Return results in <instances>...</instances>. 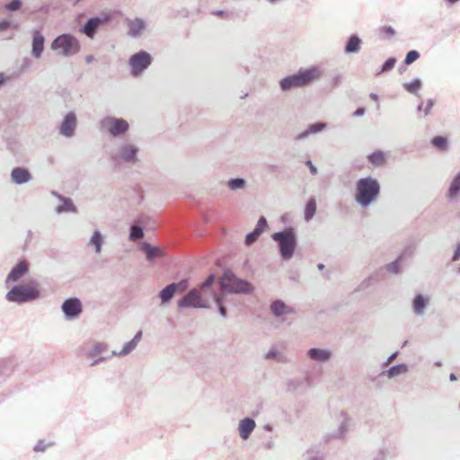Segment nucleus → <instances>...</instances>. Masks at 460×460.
Masks as SVG:
<instances>
[{"instance_id":"1","label":"nucleus","mask_w":460,"mask_h":460,"mask_svg":"<svg viewBox=\"0 0 460 460\" xmlns=\"http://www.w3.org/2000/svg\"><path fill=\"white\" fill-rule=\"evenodd\" d=\"M380 183L372 176L358 179L355 186V200L361 208H368L380 195Z\"/></svg>"},{"instance_id":"2","label":"nucleus","mask_w":460,"mask_h":460,"mask_svg":"<svg viewBox=\"0 0 460 460\" xmlns=\"http://www.w3.org/2000/svg\"><path fill=\"white\" fill-rule=\"evenodd\" d=\"M41 296L36 281L30 283L14 284L5 294V300L16 305H24L39 299Z\"/></svg>"},{"instance_id":"3","label":"nucleus","mask_w":460,"mask_h":460,"mask_svg":"<svg viewBox=\"0 0 460 460\" xmlns=\"http://www.w3.org/2000/svg\"><path fill=\"white\" fill-rule=\"evenodd\" d=\"M321 69L316 66L309 68H300L297 73L288 75L279 81V86L282 91H289L294 88L308 85L314 80L320 78Z\"/></svg>"},{"instance_id":"4","label":"nucleus","mask_w":460,"mask_h":460,"mask_svg":"<svg viewBox=\"0 0 460 460\" xmlns=\"http://www.w3.org/2000/svg\"><path fill=\"white\" fill-rule=\"evenodd\" d=\"M271 238L278 243L279 254L283 260H290L295 252L297 240L292 227L272 234Z\"/></svg>"},{"instance_id":"5","label":"nucleus","mask_w":460,"mask_h":460,"mask_svg":"<svg viewBox=\"0 0 460 460\" xmlns=\"http://www.w3.org/2000/svg\"><path fill=\"white\" fill-rule=\"evenodd\" d=\"M219 284L222 288L231 294L248 295L253 292L254 287L249 281L238 278L233 271L226 270L224 271Z\"/></svg>"},{"instance_id":"6","label":"nucleus","mask_w":460,"mask_h":460,"mask_svg":"<svg viewBox=\"0 0 460 460\" xmlns=\"http://www.w3.org/2000/svg\"><path fill=\"white\" fill-rule=\"evenodd\" d=\"M113 20L111 12L102 11L98 15L88 18L79 28V32L89 39H94L97 31Z\"/></svg>"},{"instance_id":"7","label":"nucleus","mask_w":460,"mask_h":460,"mask_svg":"<svg viewBox=\"0 0 460 460\" xmlns=\"http://www.w3.org/2000/svg\"><path fill=\"white\" fill-rule=\"evenodd\" d=\"M80 48L78 39L70 33L58 35L51 42V49L54 51H58L64 57L75 55L79 52Z\"/></svg>"},{"instance_id":"8","label":"nucleus","mask_w":460,"mask_h":460,"mask_svg":"<svg viewBox=\"0 0 460 460\" xmlns=\"http://www.w3.org/2000/svg\"><path fill=\"white\" fill-rule=\"evenodd\" d=\"M139 147L129 142L120 143L111 152V159L115 163L135 164L138 162Z\"/></svg>"},{"instance_id":"9","label":"nucleus","mask_w":460,"mask_h":460,"mask_svg":"<svg viewBox=\"0 0 460 460\" xmlns=\"http://www.w3.org/2000/svg\"><path fill=\"white\" fill-rule=\"evenodd\" d=\"M100 124L102 129L114 138H122L129 130V123L122 118L106 116Z\"/></svg>"},{"instance_id":"10","label":"nucleus","mask_w":460,"mask_h":460,"mask_svg":"<svg viewBox=\"0 0 460 460\" xmlns=\"http://www.w3.org/2000/svg\"><path fill=\"white\" fill-rule=\"evenodd\" d=\"M179 308H209V303L203 298L198 288H191L177 302Z\"/></svg>"},{"instance_id":"11","label":"nucleus","mask_w":460,"mask_h":460,"mask_svg":"<svg viewBox=\"0 0 460 460\" xmlns=\"http://www.w3.org/2000/svg\"><path fill=\"white\" fill-rule=\"evenodd\" d=\"M152 64V56L146 50L133 54L128 59L130 73L134 77L141 75Z\"/></svg>"},{"instance_id":"12","label":"nucleus","mask_w":460,"mask_h":460,"mask_svg":"<svg viewBox=\"0 0 460 460\" xmlns=\"http://www.w3.org/2000/svg\"><path fill=\"white\" fill-rule=\"evenodd\" d=\"M124 22L127 28V36L128 38L136 40L140 39L147 31L148 22L142 17H126Z\"/></svg>"},{"instance_id":"13","label":"nucleus","mask_w":460,"mask_h":460,"mask_svg":"<svg viewBox=\"0 0 460 460\" xmlns=\"http://www.w3.org/2000/svg\"><path fill=\"white\" fill-rule=\"evenodd\" d=\"M189 281L181 279L179 282H172L165 286L159 293L158 297L161 300V305H167L177 293H182L187 290Z\"/></svg>"},{"instance_id":"14","label":"nucleus","mask_w":460,"mask_h":460,"mask_svg":"<svg viewBox=\"0 0 460 460\" xmlns=\"http://www.w3.org/2000/svg\"><path fill=\"white\" fill-rule=\"evenodd\" d=\"M108 349L109 345L106 342L93 341V344L84 351L85 358L91 359L89 366L95 367L105 361L108 357L100 355L103 352H106Z\"/></svg>"},{"instance_id":"15","label":"nucleus","mask_w":460,"mask_h":460,"mask_svg":"<svg viewBox=\"0 0 460 460\" xmlns=\"http://www.w3.org/2000/svg\"><path fill=\"white\" fill-rule=\"evenodd\" d=\"M61 311L67 321L78 319L83 312V305L78 297H69L63 301Z\"/></svg>"},{"instance_id":"16","label":"nucleus","mask_w":460,"mask_h":460,"mask_svg":"<svg viewBox=\"0 0 460 460\" xmlns=\"http://www.w3.org/2000/svg\"><path fill=\"white\" fill-rule=\"evenodd\" d=\"M352 420L348 413L341 411L340 414V424L337 429L325 435L324 441L329 443L332 439H344L348 435Z\"/></svg>"},{"instance_id":"17","label":"nucleus","mask_w":460,"mask_h":460,"mask_svg":"<svg viewBox=\"0 0 460 460\" xmlns=\"http://www.w3.org/2000/svg\"><path fill=\"white\" fill-rule=\"evenodd\" d=\"M30 270V263L26 260L19 261L7 274L4 284L8 287L11 283L17 284Z\"/></svg>"},{"instance_id":"18","label":"nucleus","mask_w":460,"mask_h":460,"mask_svg":"<svg viewBox=\"0 0 460 460\" xmlns=\"http://www.w3.org/2000/svg\"><path fill=\"white\" fill-rule=\"evenodd\" d=\"M77 127V117L75 112L69 111L63 118L60 126L58 128L59 134L66 137H71L75 135Z\"/></svg>"},{"instance_id":"19","label":"nucleus","mask_w":460,"mask_h":460,"mask_svg":"<svg viewBox=\"0 0 460 460\" xmlns=\"http://www.w3.org/2000/svg\"><path fill=\"white\" fill-rule=\"evenodd\" d=\"M139 248L145 253L148 262H153L155 259L164 258L166 255L163 248L152 245L146 241L140 243Z\"/></svg>"},{"instance_id":"20","label":"nucleus","mask_w":460,"mask_h":460,"mask_svg":"<svg viewBox=\"0 0 460 460\" xmlns=\"http://www.w3.org/2000/svg\"><path fill=\"white\" fill-rule=\"evenodd\" d=\"M51 194L60 201V204L55 208V212L57 214L76 212V207L75 206L73 200L70 198L65 197L57 191H52Z\"/></svg>"},{"instance_id":"21","label":"nucleus","mask_w":460,"mask_h":460,"mask_svg":"<svg viewBox=\"0 0 460 460\" xmlns=\"http://www.w3.org/2000/svg\"><path fill=\"white\" fill-rule=\"evenodd\" d=\"M306 355L312 361L326 363L332 358V352L328 349L311 348L307 350Z\"/></svg>"},{"instance_id":"22","label":"nucleus","mask_w":460,"mask_h":460,"mask_svg":"<svg viewBox=\"0 0 460 460\" xmlns=\"http://www.w3.org/2000/svg\"><path fill=\"white\" fill-rule=\"evenodd\" d=\"M11 181L17 184L22 185L31 181L32 175L30 171L22 166L14 167L11 172Z\"/></svg>"},{"instance_id":"23","label":"nucleus","mask_w":460,"mask_h":460,"mask_svg":"<svg viewBox=\"0 0 460 460\" xmlns=\"http://www.w3.org/2000/svg\"><path fill=\"white\" fill-rule=\"evenodd\" d=\"M256 428L255 420L251 417H245L239 421L238 424V433L242 439H248L254 429Z\"/></svg>"},{"instance_id":"24","label":"nucleus","mask_w":460,"mask_h":460,"mask_svg":"<svg viewBox=\"0 0 460 460\" xmlns=\"http://www.w3.org/2000/svg\"><path fill=\"white\" fill-rule=\"evenodd\" d=\"M460 197V170L454 175L446 191L448 201H456Z\"/></svg>"},{"instance_id":"25","label":"nucleus","mask_w":460,"mask_h":460,"mask_svg":"<svg viewBox=\"0 0 460 460\" xmlns=\"http://www.w3.org/2000/svg\"><path fill=\"white\" fill-rule=\"evenodd\" d=\"M268 226L267 219L264 217H261L256 224L255 228L245 236V244L252 245L254 243L259 236L265 231Z\"/></svg>"},{"instance_id":"26","label":"nucleus","mask_w":460,"mask_h":460,"mask_svg":"<svg viewBox=\"0 0 460 460\" xmlns=\"http://www.w3.org/2000/svg\"><path fill=\"white\" fill-rule=\"evenodd\" d=\"M142 335V331H138L131 341L124 344L120 351L112 350L111 357H125L130 354L138 345L139 341H141Z\"/></svg>"},{"instance_id":"27","label":"nucleus","mask_w":460,"mask_h":460,"mask_svg":"<svg viewBox=\"0 0 460 460\" xmlns=\"http://www.w3.org/2000/svg\"><path fill=\"white\" fill-rule=\"evenodd\" d=\"M44 45H45V38L42 35V33L35 30L33 31L32 35V48H31V55L35 58H40L42 55V52L44 50Z\"/></svg>"},{"instance_id":"28","label":"nucleus","mask_w":460,"mask_h":460,"mask_svg":"<svg viewBox=\"0 0 460 460\" xmlns=\"http://www.w3.org/2000/svg\"><path fill=\"white\" fill-rule=\"evenodd\" d=\"M429 304V298L422 294H417L412 300V311L417 316H422Z\"/></svg>"},{"instance_id":"29","label":"nucleus","mask_w":460,"mask_h":460,"mask_svg":"<svg viewBox=\"0 0 460 460\" xmlns=\"http://www.w3.org/2000/svg\"><path fill=\"white\" fill-rule=\"evenodd\" d=\"M270 311L277 318L294 313L293 308L288 306L284 301L280 299H277L271 302Z\"/></svg>"},{"instance_id":"30","label":"nucleus","mask_w":460,"mask_h":460,"mask_svg":"<svg viewBox=\"0 0 460 460\" xmlns=\"http://www.w3.org/2000/svg\"><path fill=\"white\" fill-rule=\"evenodd\" d=\"M326 127H327V124L325 122H316V123L310 124L304 131L298 133L296 136L295 139L296 141L304 140V139L307 138L310 135L317 134V133L323 131V129L326 128Z\"/></svg>"},{"instance_id":"31","label":"nucleus","mask_w":460,"mask_h":460,"mask_svg":"<svg viewBox=\"0 0 460 460\" xmlns=\"http://www.w3.org/2000/svg\"><path fill=\"white\" fill-rule=\"evenodd\" d=\"M362 40L357 35V34H351L345 44L344 47V53L345 54H356L358 53L361 45H362Z\"/></svg>"},{"instance_id":"32","label":"nucleus","mask_w":460,"mask_h":460,"mask_svg":"<svg viewBox=\"0 0 460 460\" xmlns=\"http://www.w3.org/2000/svg\"><path fill=\"white\" fill-rule=\"evenodd\" d=\"M325 455L320 445H314L305 453V460H324Z\"/></svg>"},{"instance_id":"33","label":"nucleus","mask_w":460,"mask_h":460,"mask_svg":"<svg viewBox=\"0 0 460 460\" xmlns=\"http://www.w3.org/2000/svg\"><path fill=\"white\" fill-rule=\"evenodd\" d=\"M104 243V237L102 234L98 230H94L88 245L93 246L94 248V252L96 254H100L102 252V244Z\"/></svg>"},{"instance_id":"34","label":"nucleus","mask_w":460,"mask_h":460,"mask_svg":"<svg viewBox=\"0 0 460 460\" xmlns=\"http://www.w3.org/2000/svg\"><path fill=\"white\" fill-rule=\"evenodd\" d=\"M367 161L375 167L383 166L386 162L385 154L382 150H376L367 155Z\"/></svg>"},{"instance_id":"35","label":"nucleus","mask_w":460,"mask_h":460,"mask_svg":"<svg viewBox=\"0 0 460 460\" xmlns=\"http://www.w3.org/2000/svg\"><path fill=\"white\" fill-rule=\"evenodd\" d=\"M394 456L393 449L386 444H382L375 454L373 460H388Z\"/></svg>"},{"instance_id":"36","label":"nucleus","mask_w":460,"mask_h":460,"mask_svg":"<svg viewBox=\"0 0 460 460\" xmlns=\"http://www.w3.org/2000/svg\"><path fill=\"white\" fill-rule=\"evenodd\" d=\"M408 372V366L404 363L397 364L392 366L389 369H387L383 374L387 376L388 378H394L397 376L405 374Z\"/></svg>"},{"instance_id":"37","label":"nucleus","mask_w":460,"mask_h":460,"mask_svg":"<svg viewBox=\"0 0 460 460\" xmlns=\"http://www.w3.org/2000/svg\"><path fill=\"white\" fill-rule=\"evenodd\" d=\"M264 358L268 360L273 359L279 363H287L288 361L287 357L274 346L264 355Z\"/></svg>"},{"instance_id":"38","label":"nucleus","mask_w":460,"mask_h":460,"mask_svg":"<svg viewBox=\"0 0 460 460\" xmlns=\"http://www.w3.org/2000/svg\"><path fill=\"white\" fill-rule=\"evenodd\" d=\"M402 86L408 93L418 95L419 91L422 87V81L420 78H414L411 82L404 83Z\"/></svg>"},{"instance_id":"39","label":"nucleus","mask_w":460,"mask_h":460,"mask_svg":"<svg viewBox=\"0 0 460 460\" xmlns=\"http://www.w3.org/2000/svg\"><path fill=\"white\" fill-rule=\"evenodd\" d=\"M316 212V200L314 197L310 198L305 208V220L309 222Z\"/></svg>"},{"instance_id":"40","label":"nucleus","mask_w":460,"mask_h":460,"mask_svg":"<svg viewBox=\"0 0 460 460\" xmlns=\"http://www.w3.org/2000/svg\"><path fill=\"white\" fill-rule=\"evenodd\" d=\"M402 258V254L399 255L396 260L385 265V270L392 274H399L401 272Z\"/></svg>"},{"instance_id":"41","label":"nucleus","mask_w":460,"mask_h":460,"mask_svg":"<svg viewBox=\"0 0 460 460\" xmlns=\"http://www.w3.org/2000/svg\"><path fill=\"white\" fill-rule=\"evenodd\" d=\"M145 235L144 229L142 226L138 225H132L130 226V232L128 235V239L132 242L138 241L142 239Z\"/></svg>"},{"instance_id":"42","label":"nucleus","mask_w":460,"mask_h":460,"mask_svg":"<svg viewBox=\"0 0 460 460\" xmlns=\"http://www.w3.org/2000/svg\"><path fill=\"white\" fill-rule=\"evenodd\" d=\"M431 145L437 147L439 151H447L448 148V140L446 137L437 136L431 141Z\"/></svg>"},{"instance_id":"43","label":"nucleus","mask_w":460,"mask_h":460,"mask_svg":"<svg viewBox=\"0 0 460 460\" xmlns=\"http://www.w3.org/2000/svg\"><path fill=\"white\" fill-rule=\"evenodd\" d=\"M227 186L232 190H243L246 187V181L243 178H231L227 181Z\"/></svg>"},{"instance_id":"44","label":"nucleus","mask_w":460,"mask_h":460,"mask_svg":"<svg viewBox=\"0 0 460 460\" xmlns=\"http://www.w3.org/2000/svg\"><path fill=\"white\" fill-rule=\"evenodd\" d=\"M305 379H302V378H293V379H289L288 380L287 382V390L288 392H295L296 390H298L301 385H303Z\"/></svg>"},{"instance_id":"45","label":"nucleus","mask_w":460,"mask_h":460,"mask_svg":"<svg viewBox=\"0 0 460 460\" xmlns=\"http://www.w3.org/2000/svg\"><path fill=\"white\" fill-rule=\"evenodd\" d=\"M395 63H396V58H387L384 64L382 65L381 66V69L380 71H378L376 73V75H380V74H383V73H386V72H389L391 71L394 66H395Z\"/></svg>"},{"instance_id":"46","label":"nucleus","mask_w":460,"mask_h":460,"mask_svg":"<svg viewBox=\"0 0 460 460\" xmlns=\"http://www.w3.org/2000/svg\"><path fill=\"white\" fill-rule=\"evenodd\" d=\"M216 276L214 274H210L200 285L199 291L205 293L207 289L210 288L215 283Z\"/></svg>"},{"instance_id":"47","label":"nucleus","mask_w":460,"mask_h":460,"mask_svg":"<svg viewBox=\"0 0 460 460\" xmlns=\"http://www.w3.org/2000/svg\"><path fill=\"white\" fill-rule=\"evenodd\" d=\"M214 301L215 303L217 304V307H218V312L219 314L223 316V317H226V308L223 305V297H222V295L221 294H215L214 295Z\"/></svg>"},{"instance_id":"48","label":"nucleus","mask_w":460,"mask_h":460,"mask_svg":"<svg viewBox=\"0 0 460 460\" xmlns=\"http://www.w3.org/2000/svg\"><path fill=\"white\" fill-rule=\"evenodd\" d=\"M22 5V0H10L4 4V9L9 12H15L21 9Z\"/></svg>"},{"instance_id":"49","label":"nucleus","mask_w":460,"mask_h":460,"mask_svg":"<svg viewBox=\"0 0 460 460\" xmlns=\"http://www.w3.org/2000/svg\"><path fill=\"white\" fill-rule=\"evenodd\" d=\"M420 58V53L417 50H410L404 58L406 65H411Z\"/></svg>"},{"instance_id":"50","label":"nucleus","mask_w":460,"mask_h":460,"mask_svg":"<svg viewBox=\"0 0 460 460\" xmlns=\"http://www.w3.org/2000/svg\"><path fill=\"white\" fill-rule=\"evenodd\" d=\"M380 33L383 34L385 38L391 39L395 35V30L389 25H385L380 28Z\"/></svg>"},{"instance_id":"51","label":"nucleus","mask_w":460,"mask_h":460,"mask_svg":"<svg viewBox=\"0 0 460 460\" xmlns=\"http://www.w3.org/2000/svg\"><path fill=\"white\" fill-rule=\"evenodd\" d=\"M375 279L374 275H371L361 281V283L355 289L356 292L364 290L371 285V281Z\"/></svg>"},{"instance_id":"52","label":"nucleus","mask_w":460,"mask_h":460,"mask_svg":"<svg viewBox=\"0 0 460 460\" xmlns=\"http://www.w3.org/2000/svg\"><path fill=\"white\" fill-rule=\"evenodd\" d=\"M51 445V443H46L44 440H39L34 446L33 450L35 452H44Z\"/></svg>"},{"instance_id":"53","label":"nucleus","mask_w":460,"mask_h":460,"mask_svg":"<svg viewBox=\"0 0 460 460\" xmlns=\"http://www.w3.org/2000/svg\"><path fill=\"white\" fill-rule=\"evenodd\" d=\"M13 79L12 75H5L4 73H0V88L4 87Z\"/></svg>"},{"instance_id":"54","label":"nucleus","mask_w":460,"mask_h":460,"mask_svg":"<svg viewBox=\"0 0 460 460\" xmlns=\"http://www.w3.org/2000/svg\"><path fill=\"white\" fill-rule=\"evenodd\" d=\"M12 26V22L9 20L4 19L0 21V31H6Z\"/></svg>"},{"instance_id":"55","label":"nucleus","mask_w":460,"mask_h":460,"mask_svg":"<svg viewBox=\"0 0 460 460\" xmlns=\"http://www.w3.org/2000/svg\"><path fill=\"white\" fill-rule=\"evenodd\" d=\"M305 165L308 166V168L310 170V172L313 175H316L317 174L318 170H317L316 166L313 164V162L311 160L305 161Z\"/></svg>"},{"instance_id":"56","label":"nucleus","mask_w":460,"mask_h":460,"mask_svg":"<svg viewBox=\"0 0 460 460\" xmlns=\"http://www.w3.org/2000/svg\"><path fill=\"white\" fill-rule=\"evenodd\" d=\"M434 101L432 99H429L427 101V104H426V107L424 108V115L427 116L429 114V111L430 110L432 109V107L434 106Z\"/></svg>"},{"instance_id":"57","label":"nucleus","mask_w":460,"mask_h":460,"mask_svg":"<svg viewBox=\"0 0 460 460\" xmlns=\"http://www.w3.org/2000/svg\"><path fill=\"white\" fill-rule=\"evenodd\" d=\"M342 76L340 74L335 75L332 78V84L333 86L337 87L341 84Z\"/></svg>"},{"instance_id":"58","label":"nucleus","mask_w":460,"mask_h":460,"mask_svg":"<svg viewBox=\"0 0 460 460\" xmlns=\"http://www.w3.org/2000/svg\"><path fill=\"white\" fill-rule=\"evenodd\" d=\"M460 259V243H458L454 251L452 261H457Z\"/></svg>"},{"instance_id":"59","label":"nucleus","mask_w":460,"mask_h":460,"mask_svg":"<svg viewBox=\"0 0 460 460\" xmlns=\"http://www.w3.org/2000/svg\"><path fill=\"white\" fill-rule=\"evenodd\" d=\"M397 356H398V352H394V353L391 354L388 357V358L386 359V361L384 363V367L388 366L393 360H394L396 358Z\"/></svg>"},{"instance_id":"60","label":"nucleus","mask_w":460,"mask_h":460,"mask_svg":"<svg viewBox=\"0 0 460 460\" xmlns=\"http://www.w3.org/2000/svg\"><path fill=\"white\" fill-rule=\"evenodd\" d=\"M365 111H365V108H363V107H359V108H358V109L354 111L353 116H354V117H361V116H363V115L365 114Z\"/></svg>"},{"instance_id":"61","label":"nucleus","mask_w":460,"mask_h":460,"mask_svg":"<svg viewBox=\"0 0 460 460\" xmlns=\"http://www.w3.org/2000/svg\"><path fill=\"white\" fill-rule=\"evenodd\" d=\"M211 13L215 16L224 17L226 14V12H225L223 10H216V11H213Z\"/></svg>"},{"instance_id":"62","label":"nucleus","mask_w":460,"mask_h":460,"mask_svg":"<svg viewBox=\"0 0 460 460\" xmlns=\"http://www.w3.org/2000/svg\"><path fill=\"white\" fill-rule=\"evenodd\" d=\"M263 429H264V430H266V431H268V432H271V431L273 430V427H272V425H270V424H269V423H268V424H265V425L263 426Z\"/></svg>"},{"instance_id":"63","label":"nucleus","mask_w":460,"mask_h":460,"mask_svg":"<svg viewBox=\"0 0 460 460\" xmlns=\"http://www.w3.org/2000/svg\"><path fill=\"white\" fill-rule=\"evenodd\" d=\"M369 97H370L373 101H375V102H378V100H379L378 95H377L376 93H370Z\"/></svg>"},{"instance_id":"64","label":"nucleus","mask_w":460,"mask_h":460,"mask_svg":"<svg viewBox=\"0 0 460 460\" xmlns=\"http://www.w3.org/2000/svg\"><path fill=\"white\" fill-rule=\"evenodd\" d=\"M449 379H450V381L454 382V381H456V380H457V376H456V374L451 373V374L449 375Z\"/></svg>"}]
</instances>
